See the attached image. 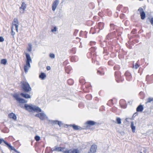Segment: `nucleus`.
Instances as JSON below:
<instances>
[{
    "mask_svg": "<svg viewBox=\"0 0 153 153\" xmlns=\"http://www.w3.org/2000/svg\"><path fill=\"white\" fill-rule=\"evenodd\" d=\"M13 97L19 103H25L27 102L24 99L19 98L18 94H15L13 95Z\"/></svg>",
    "mask_w": 153,
    "mask_h": 153,
    "instance_id": "obj_3",
    "label": "nucleus"
},
{
    "mask_svg": "<svg viewBox=\"0 0 153 153\" xmlns=\"http://www.w3.org/2000/svg\"><path fill=\"white\" fill-rule=\"evenodd\" d=\"M71 153H79L78 150L76 149H71Z\"/></svg>",
    "mask_w": 153,
    "mask_h": 153,
    "instance_id": "obj_28",
    "label": "nucleus"
},
{
    "mask_svg": "<svg viewBox=\"0 0 153 153\" xmlns=\"http://www.w3.org/2000/svg\"><path fill=\"white\" fill-rule=\"evenodd\" d=\"M140 1H143V0H139Z\"/></svg>",
    "mask_w": 153,
    "mask_h": 153,
    "instance_id": "obj_41",
    "label": "nucleus"
},
{
    "mask_svg": "<svg viewBox=\"0 0 153 153\" xmlns=\"http://www.w3.org/2000/svg\"><path fill=\"white\" fill-rule=\"evenodd\" d=\"M57 124L60 127L61 126L63 125L62 122L61 121H58V123Z\"/></svg>",
    "mask_w": 153,
    "mask_h": 153,
    "instance_id": "obj_35",
    "label": "nucleus"
},
{
    "mask_svg": "<svg viewBox=\"0 0 153 153\" xmlns=\"http://www.w3.org/2000/svg\"><path fill=\"white\" fill-rule=\"evenodd\" d=\"M149 21L152 25L153 26V17L150 19L149 18H148Z\"/></svg>",
    "mask_w": 153,
    "mask_h": 153,
    "instance_id": "obj_30",
    "label": "nucleus"
},
{
    "mask_svg": "<svg viewBox=\"0 0 153 153\" xmlns=\"http://www.w3.org/2000/svg\"><path fill=\"white\" fill-rule=\"evenodd\" d=\"M13 29L14 27L13 26H12L11 27V35L13 36V38H14V36L15 35V33L13 31Z\"/></svg>",
    "mask_w": 153,
    "mask_h": 153,
    "instance_id": "obj_24",
    "label": "nucleus"
},
{
    "mask_svg": "<svg viewBox=\"0 0 153 153\" xmlns=\"http://www.w3.org/2000/svg\"><path fill=\"white\" fill-rule=\"evenodd\" d=\"M143 153H146V150L145 148H144V150H143Z\"/></svg>",
    "mask_w": 153,
    "mask_h": 153,
    "instance_id": "obj_39",
    "label": "nucleus"
},
{
    "mask_svg": "<svg viewBox=\"0 0 153 153\" xmlns=\"http://www.w3.org/2000/svg\"><path fill=\"white\" fill-rule=\"evenodd\" d=\"M26 8V4L24 2H22L21 6L19 7V9L20 10V13L22 14L24 13Z\"/></svg>",
    "mask_w": 153,
    "mask_h": 153,
    "instance_id": "obj_4",
    "label": "nucleus"
},
{
    "mask_svg": "<svg viewBox=\"0 0 153 153\" xmlns=\"http://www.w3.org/2000/svg\"><path fill=\"white\" fill-rule=\"evenodd\" d=\"M96 123V122L94 121L90 120L87 121L86 124L88 125L93 126Z\"/></svg>",
    "mask_w": 153,
    "mask_h": 153,
    "instance_id": "obj_13",
    "label": "nucleus"
},
{
    "mask_svg": "<svg viewBox=\"0 0 153 153\" xmlns=\"http://www.w3.org/2000/svg\"><path fill=\"white\" fill-rule=\"evenodd\" d=\"M57 30V28L56 27H55L53 29H52L51 30V31L52 32H56V31Z\"/></svg>",
    "mask_w": 153,
    "mask_h": 153,
    "instance_id": "obj_34",
    "label": "nucleus"
},
{
    "mask_svg": "<svg viewBox=\"0 0 153 153\" xmlns=\"http://www.w3.org/2000/svg\"><path fill=\"white\" fill-rule=\"evenodd\" d=\"M97 72L98 73H99L100 74L101 73V72L100 71H98Z\"/></svg>",
    "mask_w": 153,
    "mask_h": 153,
    "instance_id": "obj_40",
    "label": "nucleus"
},
{
    "mask_svg": "<svg viewBox=\"0 0 153 153\" xmlns=\"http://www.w3.org/2000/svg\"><path fill=\"white\" fill-rule=\"evenodd\" d=\"M8 116L9 117L10 119H12L15 120H16L17 117L15 114L13 113H11L9 114H8Z\"/></svg>",
    "mask_w": 153,
    "mask_h": 153,
    "instance_id": "obj_9",
    "label": "nucleus"
},
{
    "mask_svg": "<svg viewBox=\"0 0 153 153\" xmlns=\"http://www.w3.org/2000/svg\"><path fill=\"white\" fill-rule=\"evenodd\" d=\"M20 95L22 97L26 99L30 98V96L27 94H25L23 93H21L20 94Z\"/></svg>",
    "mask_w": 153,
    "mask_h": 153,
    "instance_id": "obj_16",
    "label": "nucleus"
},
{
    "mask_svg": "<svg viewBox=\"0 0 153 153\" xmlns=\"http://www.w3.org/2000/svg\"><path fill=\"white\" fill-rule=\"evenodd\" d=\"M2 142H4L7 145V147H8L10 144L5 141L3 139L0 138V144H1Z\"/></svg>",
    "mask_w": 153,
    "mask_h": 153,
    "instance_id": "obj_20",
    "label": "nucleus"
},
{
    "mask_svg": "<svg viewBox=\"0 0 153 153\" xmlns=\"http://www.w3.org/2000/svg\"><path fill=\"white\" fill-rule=\"evenodd\" d=\"M62 148L61 147H58L57 146H55L54 148H51V150L52 151L60 152L62 151Z\"/></svg>",
    "mask_w": 153,
    "mask_h": 153,
    "instance_id": "obj_10",
    "label": "nucleus"
},
{
    "mask_svg": "<svg viewBox=\"0 0 153 153\" xmlns=\"http://www.w3.org/2000/svg\"><path fill=\"white\" fill-rule=\"evenodd\" d=\"M35 139L37 141H38L40 140V137L38 135H36L34 137Z\"/></svg>",
    "mask_w": 153,
    "mask_h": 153,
    "instance_id": "obj_27",
    "label": "nucleus"
},
{
    "mask_svg": "<svg viewBox=\"0 0 153 153\" xmlns=\"http://www.w3.org/2000/svg\"><path fill=\"white\" fill-rule=\"evenodd\" d=\"M138 11H139L140 14V13H141L142 12H144L143 11V9L141 7L139 8V9H138Z\"/></svg>",
    "mask_w": 153,
    "mask_h": 153,
    "instance_id": "obj_31",
    "label": "nucleus"
},
{
    "mask_svg": "<svg viewBox=\"0 0 153 153\" xmlns=\"http://www.w3.org/2000/svg\"><path fill=\"white\" fill-rule=\"evenodd\" d=\"M7 147L10 150L13 151V153H19V152L17 151L14 147L11 146L10 144Z\"/></svg>",
    "mask_w": 153,
    "mask_h": 153,
    "instance_id": "obj_12",
    "label": "nucleus"
},
{
    "mask_svg": "<svg viewBox=\"0 0 153 153\" xmlns=\"http://www.w3.org/2000/svg\"><path fill=\"white\" fill-rule=\"evenodd\" d=\"M59 3V0H56L53 2L52 5V10L53 11H54L55 10Z\"/></svg>",
    "mask_w": 153,
    "mask_h": 153,
    "instance_id": "obj_7",
    "label": "nucleus"
},
{
    "mask_svg": "<svg viewBox=\"0 0 153 153\" xmlns=\"http://www.w3.org/2000/svg\"><path fill=\"white\" fill-rule=\"evenodd\" d=\"M140 16H141V18L142 19H144L146 17V14L145 12H142L140 13Z\"/></svg>",
    "mask_w": 153,
    "mask_h": 153,
    "instance_id": "obj_21",
    "label": "nucleus"
},
{
    "mask_svg": "<svg viewBox=\"0 0 153 153\" xmlns=\"http://www.w3.org/2000/svg\"><path fill=\"white\" fill-rule=\"evenodd\" d=\"M46 76V74L43 73H42L39 76V77L42 80L44 79Z\"/></svg>",
    "mask_w": 153,
    "mask_h": 153,
    "instance_id": "obj_19",
    "label": "nucleus"
},
{
    "mask_svg": "<svg viewBox=\"0 0 153 153\" xmlns=\"http://www.w3.org/2000/svg\"><path fill=\"white\" fill-rule=\"evenodd\" d=\"M71 126L73 127L74 129L75 130H82V128L76 125H71Z\"/></svg>",
    "mask_w": 153,
    "mask_h": 153,
    "instance_id": "obj_17",
    "label": "nucleus"
},
{
    "mask_svg": "<svg viewBox=\"0 0 153 153\" xmlns=\"http://www.w3.org/2000/svg\"><path fill=\"white\" fill-rule=\"evenodd\" d=\"M21 88L24 91L26 92H29L31 90V88L29 83L25 81L22 82Z\"/></svg>",
    "mask_w": 153,
    "mask_h": 153,
    "instance_id": "obj_2",
    "label": "nucleus"
},
{
    "mask_svg": "<svg viewBox=\"0 0 153 153\" xmlns=\"http://www.w3.org/2000/svg\"><path fill=\"white\" fill-rule=\"evenodd\" d=\"M127 118H126V121H127Z\"/></svg>",
    "mask_w": 153,
    "mask_h": 153,
    "instance_id": "obj_42",
    "label": "nucleus"
},
{
    "mask_svg": "<svg viewBox=\"0 0 153 153\" xmlns=\"http://www.w3.org/2000/svg\"><path fill=\"white\" fill-rule=\"evenodd\" d=\"M50 122H51L52 124L53 125H54L55 124H57L58 123V121L57 120H51V121H50Z\"/></svg>",
    "mask_w": 153,
    "mask_h": 153,
    "instance_id": "obj_29",
    "label": "nucleus"
},
{
    "mask_svg": "<svg viewBox=\"0 0 153 153\" xmlns=\"http://www.w3.org/2000/svg\"><path fill=\"white\" fill-rule=\"evenodd\" d=\"M88 153H89L88 152Z\"/></svg>",
    "mask_w": 153,
    "mask_h": 153,
    "instance_id": "obj_45",
    "label": "nucleus"
},
{
    "mask_svg": "<svg viewBox=\"0 0 153 153\" xmlns=\"http://www.w3.org/2000/svg\"><path fill=\"white\" fill-rule=\"evenodd\" d=\"M35 116L39 117L42 120H44L47 118L45 114L42 113L37 114L35 115Z\"/></svg>",
    "mask_w": 153,
    "mask_h": 153,
    "instance_id": "obj_6",
    "label": "nucleus"
},
{
    "mask_svg": "<svg viewBox=\"0 0 153 153\" xmlns=\"http://www.w3.org/2000/svg\"><path fill=\"white\" fill-rule=\"evenodd\" d=\"M97 148V146L95 144H94L91 147L90 151L89 152V153H95L96 152Z\"/></svg>",
    "mask_w": 153,
    "mask_h": 153,
    "instance_id": "obj_8",
    "label": "nucleus"
},
{
    "mask_svg": "<svg viewBox=\"0 0 153 153\" xmlns=\"http://www.w3.org/2000/svg\"><path fill=\"white\" fill-rule=\"evenodd\" d=\"M4 38L1 36H0V42H3L4 41Z\"/></svg>",
    "mask_w": 153,
    "mask_h": 153,
    "instance_id": "obj_37",
    "label": "nucleus"
},
{
    "mask_svg": "<svg viewBox=\"0 0 153 153\" xmlns=\"http://www.w3.org/2000/svg\"><path fill=\"white\" fill-rule=\"evenodd\" d=\"M26 57V64L24 67V69L26 73H27L28 69L30 68V63H32V60L30 55L27 53H25Z\"/></svg>",
    "mask_w": 153,
    "mask_h": 153,
    "instance_id": "obj_1",
    "label": "nucleus"
},
{
    "mask_svg": "<svg viewBox=\"0 0 153 153\" xmlns=\"http://www.w3.org/2000/svg\"><path fill=\"white\" fill-rule=\"evenodd\" d=\"M28 45L29 48H27V51L29 52H31L32 49V45L31 43H29Z\"/></svg>",
    "mask_w": 153,
    "mask_h": 153,
    "instance_id": "obj_25",
    "label": "nucleus"
},
{
    "mask_svg": "<svg viewBox=\"0 0 153 153\" xmlns=\"http://www.w3.org/2000/svg\"><path fill=\"white\" fill-rule=\"evenodd\" d=\"M7 63V60L6 59H3L1 61V64L5 65Z\"/></svg>",
    "mask_w": 153,
    "mask_h": 153,
    "instance_id": "obj_23",
    "label": "nucleus"
},
{
    "mask_svg": "<svg viewBox=\"0 0 153 153\" xmlns=\"http://www.w3.org/2000/svg\"><path fill=\"white\" fill-rule=\"evenodd\" d=\"M153 101V98L152 97H149L147 100V101L146 103H150L151 102H152Z\"/></svg>",
    "mask_w": 153,
    "mask_h": 153,
    "instance_id": "obj_26",
    "label": "nucleus"
},
{
    "mask_svg": "<svg viewBox=\"0 0 153 153\" xmlns=\"http://www.w3.org/2000/svg\"><path fill=\"white\" fill-rule=\"evenodd\" d=\"M46 69L48 71H49L51 69V67L50 66H48L46 68Z\"/></svg>",
    "mask_w": 153,
    "mask_h": 153,
    "instance_id": "obj_38",
    "label": "nucleus"
},
{
    "mask_svg": "<svg viewBox=\"0 0 153 153\" xmlns=\"http://www.w3.org/2000/svg\"><path fill=\"white\" fill-rule=\"evenodd\" d=\"M50 56L52 58H54L55 57V55L53 53H50Z\"/></svg>",
    "mask_w": 153,
    "mask_h": 153,
    "instance_id": "obj_32",
    "label": "nucleus"
},
{
    "mask_svg": "<svg viewBox=\"0 0 153 153\" xmlns=\"http://www.w3.org/2000/svg\"><path fill=\"white\" fill-rule=\"evenodd\" d=\"M139 67V65L137 64H136L135 66H134V68L135 69H137Z\"/></svg>",
    "mask_w": 153,
    "mask_h": 153,
    "instance_id": "obj_36",
    "label": "nucleus"
},
{
    "mask_svg": "<svg viewBox=\"0 0 153 153\" xmlns=\"http://www.w3.org/2000/svg\"><path fill=\"white\" fill-rule=\"evenodd\" d=\"M64 153H71V149L66 150L64 152Z\"/></svg>",
    "mask_w": 153,
    "mask_h": 153,
    "instance_id": "obj_33",
    "label": "nucleus"
},
{
    "mask_svg": "<svg viewBox=\"0 0 153 153\" xmlns=\"http://www.w3.org/2000/svg\"><path fill=\"white\" fill-rule=\"evenodd\" d=\"M143 109V107L141 105H139L137 108L136 110L137 112L142 111Z\"/></svg>",
    "mask_w": 153,
    "mask_h": 153,
    "instance_id": "obj_15",
    "label": "nucleus"
},
{
    "mask_svg": "<svg viewBox=\"0 0 153 153\" xmlns=\"http://www.w3.org/2000/svg\"><path fill=\"white\" fill-rule=\"evenodd\" d=\"M142 153V152H140V153Z\"/></svg>",
    "mask_w": 153,
    "mask_h": 153,
    "instance_id": "obj_43",
    "label": "nucleus"
},
{
    "mask_svg": "<svg viewBox=\"0 0 153 153\" xmlns=\"http://www.w3.org/2000/svg\"><path fill=\"white\" fill-rule=\"evenodd\" d=\"M25 107L26 110L29 111H30L31 110H33V107L27 104H25Z\"/></svg>",
    "mask_w": 153,
    "mask_h": 153,
    "instance_id": "obj_11",
    "label": "nucleus"
},
{
    "mask_svg": "<svg viewBox=\"0 0 153 153\" xmlns=\"http://www.w3.org/2000/svg\"><path fill=\"white\" fill-rule=\"evenodd\" d=\"M116 121V123L118 124H120L121 123V119L120 117H117Z\"/></svg>",
    "mask_w": 153,
    "mask_h": 153,
    "instance_id": "obj_22",
    "label": "nucleus"
},
{
    "mask_svg": "<svg viewBox=\"0 0 153 153\" xmlns=\"http://www.w3.org/2000/svg\"><path fill=\"white\" fill-rule=\"evenodd\" d=\"M33 110L37 112H39L41 111V110L40 108L38 107H36L35 106H33Z\"/></svg>",
    "mask_w": 153,
    "mask_h": 153,
    "instance_id": "obj_14",
    "label": "nucleus"
},
{
    "mask_svg": "<svg viewBox=\"0 0 153 153\" xmlns=\"http://www.w3.org/2000/svg\"><path fill=\"white\" fill-rule=\"evenodd\" d=\"M148 22V21H147V20H146V22Z\"/></svg>",
    "mask_w": 153,
    "mask_h": 153,
    "instance_id": "obj_44",
    "label": "nucleus"
},
{
    "mask_svg": "<svg viewBox=\"0 0 153 153\" xmlns=\"http://www.w3.org/2000/svg\"><path fill=\"white\" fill-rule=\"evenodd\" d=\"M131 128L132 132H135V126H134V122L133 121L131 122Z\"/></svg>",
    "mask_w": 153,
    "mask_h": 153,
    "instance_id": "obj_18",
    "label": "nucleus"
},
{
    "mask_svg": "<svg viewBox=\"0 0 153 153\" xmlns=\"http://www.w3.org/2000/svg\"><path fill=\"white\" fill-rule=\"evenodd\" d=\"M13 25L12 26H15V29L17 32L18 30V27L19 26V22L17 19L15 18L14 19L13 22L12 23Z\"/></svg>",
    "mask_w": 153,
    "mask_h": 153,
    "instance_id": "obj_5",
    "label": "nucleus"
}]
</instances>
